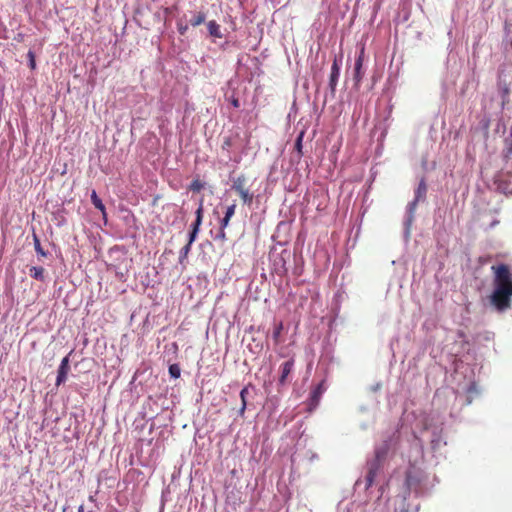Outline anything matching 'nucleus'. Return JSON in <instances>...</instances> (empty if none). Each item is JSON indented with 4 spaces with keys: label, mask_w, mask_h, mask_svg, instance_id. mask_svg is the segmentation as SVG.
<instances>
[{
    "label": "nucleus",
    "mask_w": 512,
    "mask_h": 512,
    "mask_svg": "<svg viewBox=\"0 0 512 512\" xmlns=\"http://www.w3.org/2000/svg\"><path fill=\"white\" fill-rule=\"evenodd\" d=\"M457 335H458V337H459V338H465V333H464V331H462V330H459V331L457 332Z\"/></svg>",
    "instance_id": "nucleus-31"
},
{
    "label": "nucleus",
    "mask_w": 512,
    "mask_h": 512,
    "mask_svg": "<svg viewBox=\"0 0 512 512\" xmlns=\"http://www.w3.org/2000/svg\"><path fill=\"white\" fill-rule=\"evenodd\" d=\"M491 269L494 272V290L490 300L498 311H505L511 307L512 273L506 264L494 265Z\"/></svg>",
    "instance_id": "nucleus-1"
},
{
    "label": "nucleus",
    "mask_w": 512,
    "mask_h": 512,
    "mask_svg": "<svg viewBox=\"0 0 512 512\" xmlns=\"http://www.w3.org/2000/svg\"><path fill=\"white\" fill-rule=\"evenodd\" d=\"M282 330V324L280 323L277 329L273 333V338L277 341Z\"/></svg>",
    "instance_id": "nucleus-27"
},
{
    "label": "nucleus",
    "mask_w": 512,
    "mask_h": 512,
    "mask_svg": "<svg viewBox=\"0 0 512 512\" xmlns=\"http://www.w3.org/2000/svg\"><path fill=\"white\" fill-rule=\"evenodd\" d=\"M65 363H66V367H67L68 366V358L67 357H66Z\"/></svg>",
    "instance_id": "nucleus-34"
},
{
    "label": "nucleus",
    "mask_w": 512,
    "mask_h": 512,
    "mask_svg": "<svg viewBox=\"0 0 512 512\" xmlns=\"http://www.w3.org/2000/svg\"><path fill=\"white\" fill-rule=\"evenodd\" d=\"M503 72H504V70H501V71H500V74H499V78H500V79L502 78Z\"/></svg>",
    "instance_id": "nucleus-33"
},
{
    "label": "nucleus",
    "mask_w": 512,
    "mask_h": 512,
    "mask_svg": "<svg viewBox=\"0 0 512 512\" xmlns=\"http://www.w3.org/2000/svg\"><path fill=\"white\" fill-rule=\"evenodd\" d=\"M207 28H208V32H209L210 36H212L214 38H222L223 37V34L221 32V27L215 20L209 21L207 23Z\"/></svg>",
    "instance_id": "nucleus-8"
},
{
    "label": "nucleus",
    "mask_w": 512,
    "mask_h": 512,
    "mask_svg": "<svg viewBox=\"0 0 512 512\" xmlns=\"http://www.w3.org/2000/svg\"><path fill=\"white\" fill-rule=\"evenodd\" d=\"M44 269L42 267L32 266L30 268V276L37 280H43Z\"/></svg>",
    "instance_id": "nucleus-15"
},
{
    "label": "nucleus",
    "mask_w": 512,
    "mask_h": 512,
    "mask_svg": "<svg viewBox=\"0 0 512 512\" xmlns=\"http://www.w3.org/2000/svg\"><path fill=\"white\" fill-rule=\"evenodd\" d=\"M203 188L204 183L199 179H194L189 186V189L193 192H200Z\"/></svg>",
    "instance_id": "nucleus-19"
},
{
    "label": "nucleus",
    "mask_w": 512,
    "mask_h": 512,
    "mask_svg": "<svg viewBox=\"0 0 512 512\" xmlns=\"http://www.w3.org/2000/svg\"><path fill=\"white\" fill-rule=\"evenodd\" d=\"M230 102H231L233 107H235V108H239L240 107V101H239L238 98L233 97Z\"/></svg>",
    "instance_id": "nucleus-29"
},
{
    "label": "nucleus",
    "mask_w": 512,
    "mask_h": 512,
    "mask_svg": "<svg viewBox=\"0 0 512 512\" xmlns=\"http://www.w3.org/2000/svg\"><path fill=\"white\" fill-rule=\"evenodd\" d=\"M169 374L172 378H179L181 374V369L178 364H172L169 366Z\"/></svg>",
    "instance_id": "nucleus-20"
},
{
    "label": "nucleus",
    "mask_w": 512,
    "mask_h": 512,
    "mask_svg": "<svg viewBox=\"0 0 512 512\" xmlns=\"http://www.w3.org/2000/svg\"><path fill=\"white\" fill-rule=\"evenodd\" d=\"M389 450V444L388 442H384V444L375 450V462L381 463L383 461L388 453Z\"/></svg>",
    "instance_id": "nucleus-10"
},
{
    "label": "nucleus",
    "mask_w": 512,
    "mask_h": 512,
    "mask_svg": "<svg viewBox=\"0 0 512 512\" xmlns=\"http://www.w3.org/2000/svg\"><path fill=\"white\" fill-rule=\"evenodd\" d=\"M205 19H206L205 14L203 12H199L190 20V24L193 27H196V26H199L202 23H204Z\"/></svg>",
    "instance_id": "nucleus-16"
},
{
    "label": "nucleus",
    "mask_w": 512,
    "mask_h": 512,
    "mask_svg": "<svg viewBox=\"0 0 512 512\" xmlns=\"http://www.w3.org/2000/svg\"><path fill=\"white\" fill-rule=\"evenodd\" d=\"M504 158L505 159L512 158V128H511L509 137L506 138V140H505Z\"/></svg>",
    "instance_id": "nucleus-14"
},
{
    "label": "nucleus",
    "mask_w": 512,
    "mask_h": 512,
    "mask_svg": "<svg viewBox=\"0 0 512 512\" xmlns=\"http://www.w3.org/2000/svg\"><path fill=\"white\" fill-rule=\"evenodd\" d=\"M231 189L240 197L244 205L251 206L254 200V192L250 190L246 175L240 174L233 178Z\"/></svg>",
    "instance_id": "nucleus-2"
},
{
    "label": "nucleus",
    "mask_w": 512,
    "mask_h": 512,
    "mask_svg": "<svg viewBox=\"0 0 512 512\" xmlns=\"http://www.w3.org/2000/svg\"><path fill=\"white\" fill-rule=\"evenodd\" d=\"M247 395H248V387H244L240 391V398H241V407L239 409V415L243 416L247 407Z\"/></svg>",
    "instance_id": "nucleus-13"
},
{
    "label": "nucleus",
    "mask_w": 512,
    "mask_h": 512,
    "mask_svg": "<svg viewBox=\"0 0 512 512\" xmlns=\"http://www.w3.org/2000/svg\"><path fill=\"white\" fill-rule=\"evenodd\" d=\"M190 250H191V245L188 243L184 247L181 248L180 253H179V263H181V264L184 263V260L187 259Z\"/></svg>",
    "instance_id": "nucleus-18"
},
{
    "label": "nucleus",
    "mask_w": 512,
    "mask_h": 512,
    "mask_svg": "<svg viewBox=\"0 0 512 512\" xmlns=\"http://www.w3.org/2000/svg\"><path fill=\"white\" fill-rule=\"evenodd\" d=\"M427 193V185L424 178H422L418 184V187L415 191V199L409 204V210L412 212L416 206L417 203L421 200H424Z\"/></svg>",
    "instance_id": "nucleus-6"
},
{
    "label": "nucleus",
    "mask_w": 512,
    "mask_h": 512,
    "mask_svg": "<svg viewBox=\"0 0 512 512\" xmlns=\"http://www.w3.org/2000/svg\"><path fill=\"white\" fill-rule=\"evenodd\" d=\"M91 201H92V204L95 206V208L98 209L102 213L103 218L106 219L105 206H104L102 200L98 197L95 190H93L91 193Z\"/></svg>",
    "instance_id": "nucleus-11"
},
{
    "label": "nucleus",
    "mask_w": 512,
    "mask_h": 512,
    "mask_svg": "<svg viewBox=\"0 0 512 512\" xmlns=\"http://www.w3.org/2000/svg\"><path fill=\"white\" fill-rule=\"evenodd\" d=\"M379 467H380V464L375 462V461L370 465V468H369L368 473L366 475L367 487H371L372 486V484H373V482L375 480V477L377 475Z\"/></svg>",
    "instance_id": "nucleus-9"
},
{
    "label": "nucleus",
    "mask_w": 512,
    "mask_h": 512,
    "mask_svg": "<svg viewBox=\"0 0 512 512\" xmlns=\"http://www.w3.org/2000/svg\"><path fill=\"white\" fill-rule=\"evenodd\" d=\"M62 512H64V509L62 510Z\"/></svg>",
    "instance_id": "nucleus-36"
},
{
    "label": "nucleus",
    "mask_w": 512,
    "mask_h": 512,
    "mask_svg": "<svg viewBox=\"0 0 512 512\" xmlns=\"http://www.w3.org/2000/svg\"><path fill=\"white\" fill-rule=\"evenodd\" d=\"M497 224H499V220L492 221L491 224H490V228L495 227Z\"/></svg>",
    "instance_id": "nucleus-32"
},
{
    "label": "nucleus",
    "mask_w": 512,
    "mask_h": 512,
    "mask_svg": "<svg viewBox=\"0 0 512 512\" xmlns=\"http://www.w3.org/2000/svg\"><path fill=\"white\" fill-rule=\"evenodd\" d=\"M304 134H305V132L301 131L300 134L298 135L296 141H295V150L298 152L299 157H301L303 155V152H302V148H303L302 142H303Z\"/></svg>",
    "instance_id": "nucleus-17"
},
{
    "label": "nucleus",
    "mask_w": 512,
    "mask_h": 512,
    "mask_svg": "<svg viewBox=\"0 0 512 512\" xmlns=\"http://www.w3.org/2000/svg\"><path fill=\"white\" fill-rule=\"evenodd\" d=\"M508 94H509V88L507 86H505L503 88V102L505 101V98L508 97Z\"/></svg>",
    "instance_id": "nucleus-30"
},
{
    "label": "nucleus",
    "mask_w": 512,
    "mask_h": 512,
    "mask_svg": "<svg viewBox=\"0 0 512 512\" xmlns=\"http://www.w3.org/2000/svg\"><path fill=\"white\" fill-rule=\"evenodd\" d=\"M323 393V384H318L314 390L311 392V404L316 406L320 400V397Z\"/></svg>",
    "instance_id": "nucleus-12"
},
{
    "label": "nucleus",
    "mask_w": 512,
    "mask_h": 512,
    "mask_svg": "<svg viewBox=\"0 0 512 512\" xmlns=\"http://www.w3.org/2000/svg\"><path fill=\"white\" fill-rule=\"evenodd\" d=\"M294 359H289L280 366V377H279V384L284 385L288 381V376L292 372L294 368Z\"/></svg>",
    "instance_id": "nucleus-7"
},
{
    "label": "nucleus",
    "mask_w": 512,
    "mask_h": 512,
    "mask_svg": "<svg viewBox=\"0 0 512 512\" xmlns=\"http://www.w3.org/2000/svg\"><path fill=\"white\" fill-rule=\"evenodd\" d=\"M79 512H83L82 508H80Z\"/></svg>",
    "instance_id": "nucleus-35"
},
{
    "label": "nucleus",
    "mask_w": 512,
    "mask_h": 512,
    "mask_svg": "<svg viewBox=\"0 0 512 512\" xmlns=\"http://www.w3.org/2000/svg\"><path fill=\"white\" fill-rule=\"evenodd\" d=\"M214 240L225 242L227 240L225 229L219 228V231L217 232L216 236L214 237Z\"/></svg>",
    "instance_id": "nucleus-24"
},
{
    "label": "nucleus",
    "mask_w": 512,
    "mask_h": 512,
    "mask_svg": "<svg viewBox=\"0 0 512 512\" xmlns=\"http://www.w3.org/2000/svg\"><path fill=\"white\" fill-rule=\"evenodd\" d=\"M64 380V358L62 359L59 367H58V375L56 379V384L59 385Z\"/></svg>",
    "instance_id": "nucleus-21"
},
{
    "label": "nucleus",
    "mask_w": 512,
    "mask_h": 512,
    "mask_svg": "<svg viewBox=\"0 0 512 512\" xmlns=\"http://www.w3.org/2000/svg\"><path fill=\"white\" fill-rule=\"evenodd\" d=\"M28 56H29V62H30L29 64H30V67H31L32 69H34V68H35V59H34V54H33L31 51H29Z\"/></svg>",
    "instance_id": "nucleus-26"
},
{
    "label": "nucleus",
    "mask_w": 512,
    "mask_h": 512,
    "mask_svg": "<svg viewBox=\"0 0 512 512\" xmlns=\"http://www.w3.org/2000/svg\"><path fill=\"white\" fill-rule=\"evenodd\" d=\"M230 223V219L229 218H226V217H223L221 220H220V227L221 229H226L228 227Z\"/></svg>",
    "instance_id": "nucleus-25"
},
{
    "label": "nucleus",
    "mask_w": 512,
    "mask_h": 512,
    "mask_svg": "<svg viewBox=\"0 0 512 512\" xmlns=\"http://www.w3.org/2000/svg\"><path fill=\"white\" fill-rule=\"evenodd\" d=\"M235 210H236V204L235 203H232L231 205H229L227 208H226V212H225V215L224 217L226 218H229L231 220V218L234 216L235 214Z\"/></svg>",
    "instance_id": "nucleus-23"
},
{
    "label": "nucleus",
    "mask_w": 512,
    "mask_h": 512,
    "mask_svg": "<svg viewBox=\"0 0 512 512\" xmlns=\"http://www.w3.org/2000/svg\"><path fill=\"white\" fill-rule=\"evenodd\" d=\"M203 213H204V205H203V199H200L199 206L195 212L196 219L194 223L192 224V229L189 234L188 244L192 245V243L195 241L197 234L200 230V226L202 224L203 220Z\"/></svg>",
    "instance_id": "nucleus-4"
},
{
    "label": "nucleus",
    "mask_w": 512,
    "mask_h": 512,
    "mask_svg": "<svg viewBox=\"0 0 512 512\" xmlns=\"http://www.w3.org/2000/svg\"><path fill=\"white\" fill-rule=\"evenodd\" d=\"M365 61V45L361 44L359 53L355 59L353 80L356 88H359L364 77L363 63Z\"/></svg>",
    "instance_id": "nucleus-3"
},
{
    "label": "nucleus",
    "mask_w": 512,
    "mask_h": 512,
    "mask_svg": "<svg viewBox=\"0 0 512 512\" xmlns=\"http://www.w3.org/2000/svg\"><path fill=\"white\" fill-rule=\"evenodd\" d=\"M33 238H34V247H35L36 252L41 254L42 256H45L46 254L41 247L40 240L38 239V237L35 233L33 234Z\"/></svg>",
    "instance_id": "nucleus-22"
},
{
    "label": "nucleus",
    "mask_w": 512,
    "mask_h": 512,
    "mask_svg": "<svg viewBox=\"0 0 512 512\" xmlns=\"http://www.w3.org/2000/svg\"><path fill=\"white\" fill-rule=\"evenodd\" d=\"M187 25L178 24V31L181 35H184L187 31Z\"/></svg>",
    "instance_id": "nucleus-28"
},
{
    "label": "nucleus",
    "mask_w": 512,
    "mask_h": 512,
    "mask_svg": "<svg viewBox=\"0 0 512 512\" xmlns=\"http://www.w3.org/2000/svg\"><path fill=\"white\" fill-rule=\"evenodd\" d=\"M343 55L335 56L333 59V63L331 66V73L329 78V87L332 92H335L336 86L338 83L339 75H340V67L342 63Z\"/></svg>",
    "instance_id": "nucleus-5"
}]
</instances>
